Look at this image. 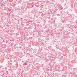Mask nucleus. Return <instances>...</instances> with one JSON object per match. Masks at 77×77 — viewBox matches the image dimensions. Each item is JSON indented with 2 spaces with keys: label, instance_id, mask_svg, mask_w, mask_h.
<instances>
[{
  "label": "nucleus",
  "instance_id": "f257e3e1",
  "mask_svg": "<svg viewBox=\"0 0 77 77\" xmlns=\"http://www.w3.org/2000/svg\"><path fill=\"white\" fill-rule=\"evenodd\" d=\"M59 15H59V14H57V16H59Z\"/></svg>",
  "mask_w": 77,
  "mask_h": 77
}]
</instances>
